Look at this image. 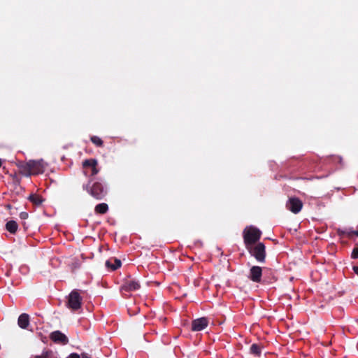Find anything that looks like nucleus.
Returning a JSON list of instances; mask_svg holds the SVG:
<instances>
[{
  "label": "nucleus",
  "instance_id": "nucleus-1",
  "mask_svg": "<svg viewBox=\"0 0 358 358\" xmlns=\"http://www.w3.org/2000/svg\"><path fill=\"white\" fill-rule=\"evenodd\" d=\"M20 173L26 177L42 174L45 171V163L43 159L30 160L20 165Z\"/></svg>",
  "mask_w": 358,
  "mask_h": 358
},
{
  "label": "nucleus",
  "instance_id": "nucleus-2",
  "mask_svg": "<svg viewBox=\"0 0 358 358\" xmlns=\"http://www.w3.org/2000/svg\"><path fill=\"white\" fill-rule=\"evenodd\" d=\"M90 182L91 180L87 185L83 186V189L96 199H103L107 194L106 187L99 181L93 182L92 185H90Z\"/></svg>",
  "mask_w": 358,
  "mask_h": 358
},
{
  "label": "nucleus",
  "instance_id": "nucleus-3",
  "mask_svg": "<svg viewBox=\"0 0 358 358\" xmlns=\"http://www.w3.org/2000/svg\"><path fill=\"white\" fill-rule=\"evenodd\" d=\"M262 236V231L257 227L250 226L243 231V237L245 248L258 243Z\"/></svg>",
  "mask_w": 358,
  "mask_h": 358
},
{
  "label": "nucleus",
  "instance_id": "nucleus-4",
  "mask_svg": "<svg viewBox=\"0 0 358 358\" xmlns=\"http://www.w3.org/2000/svg\"><path fill=\"white\" fill-rule=\"evenodd\" d=\"M250 255L253 257L258 262L264 263L266 257L265 245L262 242H258L255 245L246 247Z\"/></svg>",
  "mask_w": 358,
  "mask_h": 358
},
{
  "label": "nucleus",
  "instance_id": "nucleus-5",
  "mask_svg": "<svg viewBox=\"0 0 358 358\" xmlns=\"http://www.w3.org/2000/svg\"><path fill=\"white\" fill-rule=\"evenodd\" d=\"M83 298L79 289H73L67 297L66 306L72 311H77L81 308Z\"/></svg>",
  "mask_w": 358,
  "mask_h": 358
},
{
  "label": "nucleus",
  "instance_id": "nucleus-6",
  "mask_svg": "<svg viewBox=\"0 0 358 358\" xmlns=\"http://www.w3.org/2000/svg\"><path fill=\"white\" fill-rule=\"evenodd\" d=\"M264 268L259 266H252L249 271L248 278L256 283H262Z\"/></svg>",
  "mask_w": 358,
  "mask_h": 358
},
{
  "label": "nucleus",
  "instance_id": "nucleus-7",
  "mask_svg": "<svg viewBox=\"0 0 358 358\" xmlns=\"http://www.w3.org/2000/svg\"><path fill=\"white\" fill-rule=\"evenodd\" d=\"M286 207L293 213H298L303 207L302 201L296 197L290 198L286 203Z\"/></svg>",
  "mask_w": 358,
  "mask_h": 358
},
{
  "label": "nucleus",
  "instance_id": "nucleus-8",
  "mask_svg": "<svg viewBox=\"0 0 358 358\" xmlns=\"http://www.w3.org/2000/svg\"><path fill=\"white\" fill-rule=\"evenodd\" d=\"M50 338L57 344L65 345L69 343L68 337L59 330L52 331L50 334Z\"/></svg>",
  "mask_w": 358,
  "mask_h": 358
},
{
  "label": "nucleus",
  "instance_id": "nucleus-9",
  "mask_svg": "<svg viewBox=\"0 0 358 358\" xmlns=\"http://www.w3.org/2000/svg\"><path fill=\"white\" fill-rule=\"evenodd\" d=\"M262 276L263 278L262 284L263 285H270L277 280V277L275 276L274 271L267 267H264V273Z\"/></svg>",
  "mask_w": 358,
  "mask_h": 358
},
{
  "label": "nucleus",
  "instance_id": "nucleus-10",
  "mask_svg": "<svg viewBox=\"0 0 358 358\" xmlns=\"http://www.w3.org/2000/svg\"><path fill=\"white\" fill-rule=\"evenodd\" d=\"M98 162L96 159H87L83 161V167L84 169H90L91 173L90 176H96L99 172V169L97 167Z\"/></svg>",
  "mask_w": 358,
  "mask_h": 358
},
{
  "label": "nucleus",
  "instance_id": "nucleus-11",
  "mask_svg": "<svg viewBox=\"0 0 358 358\" xmlns=\"http://www.w3.org/2000/svg\"><path fill=\"white\" fill-rule=\"evenodd\" d=\"M208 325V320L206 317H200L192 322V330L199 331L206 329Z\"/></svg>",
  "mask_w": 358,
  "mask_h": 358
},
{
  "label": "nucleus",
  "instance_id": "nucleus-12",
  "mask_svg": "<svg viewBox=\"0 0 358 358\" xmlns=\"http://www.w3.org/2000/svg\"><path fill=\"white\" fill-rule=\"evenodd\" d=\"M141 285L136 280H126L121 286V289L125 292H133L140 289Z\"/></svg>",
  "mask_w": 358,
  "mask_h": 358
},
{
  "label": "nucleus",
  "instance_id": "nucleus-13",
  "mask_svg": "<svg viewBox=\"0 0 358 358\" xmlns=\"http://www.w3.org/2000/svg\"><path fill=\"white\" fill-rule=\"evenodd\" d=\"M105 264L108 268L115 271L121 266L122 262L117 258H110L106 262Z\"/></svg>",
  "mask_w": 358,
  "mask_h": 358
},
{
  "label": "nucleus",
  "instance_id": "nucleus-14",
  "mask_svg": "<svg viewBox=\"0 0 358 358\" xmlns=\"http://www.w3.org/2000/svg\"><path fill=\"white\" fill-rule=\"evenodd\" d=\"M17 324L22 329H27L29 325V315L27 313L21 314L18 317Z\"/></svg>",
  "mask_w": 358,
  "mask_h": 358
},
{
  "label": "nucleus",
  "instance_id": "nucleus-15",
  "mask_svg": "<svg viewBox=\"0 0 358 358\" xmlns=\"http://www.w3.org/2000/svg\"><path fill=\"white\" fill-rule=\"evenodd\" d=\"M28 199L33 204L37 206H41L44 201L41 196L36 194L29 195Z\"/></svg>",
  "mask_w": 358,
  "mask_h": 358
},
{
  "label": "nucleus",
  "instance_id": "nucleus-16",
  "mask_svg": "<svg viewBox=\"0 0 358 358\" xmlns=\"http://www.w3.org/2000/svg\"><path fill=\"white\" fill-rule=\"evenodd\" d=\"M108 210V206L106 203H99L95 206L94 211L96 214L103 215Z\"/></svg>",
  "mask_w": 358,
  "mask_h": 358
},
{
  "label": "nucleus",
  "instance_id": "nucleus-17",
  "mask_svg": "<svg viewBox=\"0 0 358 358\" xmlns=\"http://www.w3.org/2000/svg\"><path fill=\"white\" fill-rule=\"evenodd\" d=\"M18 225L14 220H10L6 224V229L10 234H15L17 230Z\"/></svg>",
  "mask_w": 358,
  "mask_h": 358
},
{
  "label": "nucleus",
  "instance_id": "nucleus-18",
  "mask_svg": "<svg viewBox=\"0 0 358 358\" xmlns=\"http://www.w3.org/2000/svg\"><path fill=\"white\" fill-rule=\"evenodd\" d=\"M250 352L252 355L259 357L262 353V347L259 344L253 343L250 348Z\"/></svg>",
  "mask_w": 358,
  "mask_h": 358
},
{
  "label": "nucleus",
  "instance_id": "nucleus-19",
  "mask_svg": "<svg viewBox=\"0 0 358 358\" xmlns=\"http://www.w3.org/2000/svg\"><path fill=\"white\" fill-rule=\"evenodd\" d=\"M90 141L93 144H94L96 147L101 148L103 146V141L101 138L97 136H92L90 137Z\"/></svg>",
  "mask_w": 358,
  "mask_h": 358
},
{
  "label": "nucleus",
  "instance_id": "nucleus-20",
  "mask_svg": "<svg viewBox=\"0 0 358 358\" xmlns=\"http://www.w3.org/2000/svg\"><path fill=\"white\" fill-rule=\"evenodd\" d=\"M351 257L352 259H357L358 258V248H355L352 252Z\"/></svg>",
  "mask_w": 358,
  "mask_h": 358
},
{
  "label": "nucleus",
  "instance_id": "nucleus-21",
  "mask_svg": "<svg viewBox=\"0 0 358 358\" xmlns=\"http://www.w3.org/2000/svg\"><path fill=\"white\" fill-rule=\"evenodd\" d=\"M352 235H356L358 236V231H351L347 233V236L348 238H352Z\"/></svg>",
  "mask_w": 358,
  "mask_h": 358
},
{
  "label": "nucleus",
  "instance_id": "nucleus-22",
  "mask_svg": "<svg viewBox=\"0 0 358 358\" xmlns=\"http://www.w3.org/2000/svg\"><path fill=\"white\" fill-rule=\"evenodd\" d=\"M28 213L27 212H21L20 213V217L22 219V220H26L28 218Z\"/></svg>",
  "mask_w": 358,
  "mask_h": 358
},
{
  "label": "nucleus",
  "instance_id": "nucleus-23",
  "mask_svg": "<svg viewBox=\"0 0 358 358\" xmlns=\"http://www.w3.org/2000/svg\"><path fill=\"white\" fill-rule=\"evenodd\" d=\"M69 358H80V357L78 354L72 353L69 355Z\"/></svg>",
  "mask_w": 358,
  "mask_h": 358
},
{
  "label": "nucleus",
  "instance_id": "nucleus-24",
  "mask_svg": "<svg viewBox=\"0 0 358 358\" xmlns=\"http://www.w3.org/2000/svg\"><path fill=\"white\" fill-rule=\"evenodd\" d=\"M81 356L82 358H92L91 355H89L88 353H82Z\"/></svg>",
  "mask_w": 358,
  "mask_h": 358
},
{
  "label": "nucleus",
  "instance_id": "nucleus-25",
  "mask_svg": "<svg viewBox=\"0 0 358 358\" xmlns=\"http://www.w3.org/2000/svg\"><path fill=\"white\" fill-rule=\"evenodd\" d=\"M73 269L78 268L80 267V264L78 262H76L73 264Z\"/></svg>",
  "mask_w": 358,
  "mask_h": 358
},
{
  "label": "nucleus",
  "instance_id": "nucleus-26",
  "mask_svg": "<svg viewBox=\"0 0 358 358\" xmlns=\"http://www.w3.org/2000/svg\"><path fill=\"white\" fill-rule=\"evenodd\" d=\"M352 269H353L354 272L358 275V265L353 266Z\"/></svg>",
  "mask_w": 358,
  "mask_h": 358
},
{
  "label": "nucleus",
  "instance_id": "nucleus-27",
  "mask_svg": "<svg viewBox=\"0 0 358 358\" xmlns=\"http://www.w3.org/2000/svg\"><path fill=\"white\" fill-rule=\"evenodd\" d=\"M1 164H2V161H1V159H0V167L1 166Z\"/></svg>",
  "mask_w": 358,
  "mask_h": 358
},
{
  "label": "nucleus",
  "instance_id": "nucleus-28",
  "mask_svg": "<svg viewBox=\"0 0 358 358\" xmlns=\"http://www.w3.org/2000/svg\"><path fill=\"white\" fill-rule=\"evenodd\" d=\"M356 323H357V325H358V321H356Z\"/></svg>",
  "mask_w": 358,
  "mask_h": 358
}]
</instances>
